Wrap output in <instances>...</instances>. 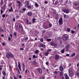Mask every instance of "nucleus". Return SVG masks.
I'll use <instances>...</instances> for the list:
<instances>
[{
	"label": "nucleus",
	"instance_id": "f257e3e1",
	"mask_svg": "<svg viewBox=\"0 0 79 79\" xmlns=\"http://www.w3.org/2000/svg\"><path fill=\"white\" fill-rule=\"evenodd\" d=\"M68 35L67 34H65L63 35L62 39L63 40H68Z\"/></svg>",
	"mask_w": 79,
	"mask_h": 79
},
{
	"label": "nucleus",
	"instance_id": "f03ea898",
	"mask_svg": "<svg viewBox=\"0 0 79 79\" xmlns=\"http://www.w3.org/2000/svg\"><path fill=\"white\" fill-rule=\"evenodd\" d=\"M17 27L19 30V31L21 32L23 31V27L20 23H18L17 25Z\"/></svg>",
	"mask_w": 79,
	"mask_h": 79
},
{
	"label": "nucleus",
	"instance_id": "7ed1b4c3",
	"mask_svg": "<svg viewBox=\"0 0 79 79\" xmlns=\"http://www.w3.org/2000/svg\"><path fill=\"white\" fill-rule=\"evenodd\" d=\"M62 11H63L64 13H69V10L68 9H64L62 10Z\"/></svg>",
	"mask_w": 79,
	"mask_h": 79
},
{
	"label": "nucleus",
	"instance_id": "20e7f679",
	"mask_svg": "<svg viewBox=\"0 0 79 79\" xmlns=\"http://www.w3.org/2000/svg\"><path fill=\"white\" fill-rule=\"evenodd\" d=\"M69 45H67L66 46L65 50L66 52H68L69 51Z\"/></svg>",
	"mask_w": 79,
	"mask_h": 79
},
{
	"label": "nucleus",
	"instance_id": "39448f33",
	"mask_svg": "<svg viewBox=\"0 0 79 79\" xmlns=\"http://www.w3.org/2000/svg\"><path fill=\"white\" fill-rule=\"evenodd\" d=\"M55 59L56 60H59V59H60V56H59L58 54H56L55 56Z\"/></svg>",
	"mask_w": 79,
	"mask_h": 79
},
{
	"label": "nucleus",
	"instance_id": "423d86ee",
	"mask_svg": "<svg viewBox=\"0 0 79 79\" xmlns=\"http://www.w3.org/2000/svg\"><path fill=\"white\" fill-rule=\"evenodd\" d=\"M59 23L60 24H63V19L61 18H60L59 20Z\"/></svg>",
	"mask_w": 79,
	"mask_h": 79
},
{
	"label": "nucleus",
	"instance_id": "0eeeda50",
	"mask_svg": "<svg viewBox=\"0 0 79 79\" xmlns=\"http://www.w3.org/2000/svg\"><path fill=\"white\" fill-rule=\"evenodd\" d=\"M18 67L20 71H21V63L20 62H18Z\"/></svg>",
	"mask_w": 79,
	"mask_h": 79
},
{
	"label": "nucleus",
	"instance_id": "6e6552de",
	"mask_svg": "<svg viewBox=\"0 0 79 79\" xmlns=\"http://www.w3.org/2000/svg\"><path fill=\"white\" fill-rule=\"evenodd\" d=\"M37 70L40 73V74H41L42 73V69H41V68H39L37 69Z\"/></svg>",
	"mask_w": 79,
	"mask_h": 79
},
{
	"label": "nucleus",
	"instance_id": "1a4fd4ad",
	"mask_svg": "<svg viewBox=\"0 0 79 79\" xmlns=\"http://www.w3.org/2000/svg\"><path fill=\"white\" fill-rule=\"evenodd\" d=\"M64 76L65 77V79H69V76H68V75L67 74L65 73L64 74Z\"/></svg>",
	"mask_w": 79,
	"mask_h": 79
},
{
	"label": "nucleus",
	"instance_id": "9d476101",
	"mask_svg": "<svg viewBox=\"0 0 79 79\" xmlns=\"http://www.w3.org/2000/svg\"><path fill=\"white\" fill-rule=\"evenodd\" d=\"M74 75V74H73V72H69V75L70 76H73Z\"/></svg>",
	"mask_w": 79,
	"mask_h": 79
},
{
	"label": "nucleus",
	"instance_id": "9b49d317",
	"mask_svg": "<svg viewBox=\"0 0 79 79\" xmlns=\"http://www.w3.org/2000/svg\"><path fill=\"white\" fill-rule=\"evenodd\" d=\"M27 15L29 16H32V12H28L27 13Z\"/></svg>",
	"mask_w": 79,
	"mask_h": 79
},
{
	"label": "nucleus",
	"instance_id": "f8f14e48",
	"mask_svg": "<svg viewBox=\"0 0 79 79\" xmlns=\"http://www.w3.org/2000/svg\"><path fill=\"white\" fill-rule=\"evenodd\" d=\"M40 46L41 47H43V48H46L45 45L43 44H40Z\"/></svg>",
	"mask_w": 79,
	"mask_h": 79
},
{
	"label": "nucleus",
	"instance_id": "ddd939ff",
	"mask_svg": "<svg viewBox=\"0 0 79 79\" xmlns=\"http://www.w3.org/2000/svg\"><path fill=\"white\" fill-rule=\"evenodd\" d=\"M10 53H7L6 54V57L7 58L9 59L10 56Z\"/></svg>",
	"mask_w": 79,
	"mask_h": 79
},
{
	"label": "nucleus",
	"instance_id": "4468645a",
	"mask_svg": "<svg viewBox=\"0 0 79 79\" xmlns=\"http://www.w3.org/2000/svg\"><path fill=\"white\" fill-rule=\"evenodd\" d=\"M59 69L60 71H63V68L62 66H61L60 67Z\"/></svg>",
	"mask_w": 79,
	"mask_h": 79
},
{
	"label": "nucleus",
	"instance_id": "2eb2a0df",
	"mask_svg": "<svg viewBox=\"0 0 79 79\" xmlns=\"http://www.w3.org/2000/svg\"><path fill=\"white\" fill-rule=\"evenodd\" d=\"M50 45L52 46H55V43L53 42H51Z\"/></svg>",
	"mask_w": 79,
	"mask_h": 79
},
{
	"label": "nucleus",
	"instance_id": "dca6fc26",
	"mask_svg": "<svg viewBox=\"0 0 79 79\" xmlns=\"http://www.w3.org/2000/svg\"><path fill=\"white\" fill-rule=\"evenodd\" d=\"M6 6V4H5L3 6L1 7L2 8V10H5V8Z\"/></svg>",
	"mask_w": 79,
	"mask_h": 79
},
{
	"label": "nucleus",
	"instance_id": "f3484780",
	"mask_svg": "<svg viewBox=\"0 0 79 79\" xmlns=\"http://www.w3.org/2000/svg\"><path fill=\"white\" fill-rule=\"evenodd\" d=\"M2 74L3 75V76H6V73H5V72L3 71L2 72Z\"/></svg>",
	"mask_w": 79,
	"mask_h": 79
},
{
	"label": "nucleus",
	"instance_id": "a211bd4d",
	"mask_svg": "<svg viewBox=\"0 0 79 79\" xmlns=\"http://www.w3.org/2000/svg\"><path fill=\"white\" fill-rule=\"evenodd\" d=\"M9 11L10 12H11V11H13V7H11L10 9H9Z\"/></svg>",
	"mask_w": 79,
	"mask_h": 79
},
{
	"label": "nucleus",
	"instance_id": "6ab92c4d",
	"mask_svg": "<svg viewBox=\"0 0 79 79\" xmlns=\"http://www.w3.org/2000/svg\"><path fill=\"white\" fill-rule=\"evenodd\" d=\"M10 57H11V58H13V57H14V55L12 54L11 53H10Z\"/></svg>",
	"mask_w": 79,
	"mask_h": 79
},
{
	"label": "nucleus",
	"instance_id": "aec40b11",
	"mask_svg": "<svg viewBox=\"0 0 79 79\" xmlns=\"http://www.w3.org/2000/svg\"><path fill=\"white\" fill-rule=\"evenodd\" d=\"M37 64V63H36V62L35 61V60H34L33 61V64L34 65H35V64Z\"/></svg>",
	"mask_w": 79,
	"mask_h": 79
},
{
	"label": "nucleus",
	"instance_id": "412c9836",
	"mask_svg": "<svg viewBox=\"0 0 79 79\" xmlns=\"http://www.w3.org/2000/svg\"><path fill=\"white\" fill-rule=\"evenodd\" d=\"M25 4L26 5H29V2L27 1H25Z\"/></svg>",
	"mask_w": 79,
	"mask_h": 79
},
{
	"label": "nucleus",
	"instance_id": "4be33fe9",
	"mask_svg": "<svg viewBox=\"0 0 79 79\" xmlns=\"http://www.w3.org/2000/svg\"><path fill=\"white\" fill-rule=\"evenodd\" d=\"M48 54H49V52L48 51L45 53V56H48Z\"/></svg>",
	"mask_w": 79,
	"mask_h": 79
},
{
	"label": "nucleus",
	"instance_id": "5701e85b",
	"mask_svg": "<svg viewBox=\"0 0 79 79\" xmlns=\"http://www.w3.org/2000/svg\"><path fill=\"white\" fill-rule=\"evenodd\" d=\"M22 68H23V69H24V68H25V65H24V63H23V64L22 65Z\"/></svg>",
	"mask_w": 79,
	"mask_h": 79
},
{
	"label": "nucleus",
	"instance_id": "b1692460",
	"mask_svg": "<svg viewBox=\"0 0 79 79\" xmlns=\"http://www.w3.org/2000/svg\"><path fill=\"white\" fill-rule=\"evenodd\" d=\"M75 55H76V54L75 53L72 54H71V56L72 57H73V56H75Z\"/></svg>",
	"mask_w": 79,
	"mask_h": 79
},
{
	"label": "nucleus",
	"instance_id": "393cba45",
	"mask_svg": "<svg viewBox=\"0 0 79 79\" xmlns=\"http://www.w3.org/2000/svg\"><path fill=\"white\" fill-rule=\"evenodd\" d=\"M17 2L19 4L18 5L19 6H21V2L19 1H17Z\"/></svg>",
	"mask_w": 79,
	"mask_h": 79
},
{
	"label": "nucleus",
	"instance_id": "a878e982",
	"mask_svg": "<svg viewBox=\"0 0 79 79\" xmlns=\"http://www.w3.org/2000/svg\"><path fill=\"white\" fill-rule=\"evenodd\" d=\"M3 66L0 65V71H2V70L3 68Z\"/></svg>",
	"mask_w": 79,
	"mask_h": 79
},
{
	"label": "nucleus",
	"instance_id": "bb28decb",
	"mask_svg": "<svg viewBox=\"0 0 79 79\" xmlns=\"http://www.w3.org/2000/svg\"><path fill=\"white\" fill-rule=\"evenodd\" d=\"M45 77L44 76H42L40 77V79H45Z\"/></svg>",
	"mask_w": 79,
	"mask_h": 79
},
{
	"label": "nucleus",
	"instance_id": "cd10ccee",
	"mask_svg": "<svg viewBox=\"0 0 79 79\" xmlns=\"http://www.w3.org/2000/svg\"><path fill=\"white\" fill-rule=\"evenodd\" d=\"M27 7L28 8L30 9V8H31V6L30 5H28L27 6Z\"/></svg>",
	"mask_w": 79,
	"mask_h": 79
},
{
	"label": "nucleus",
	"instance_id": "c85d7f7f",
	"mask_svg": "<svg viewBox=\"0 0 79 79\" xmlns=\"http://www.w3.org/2000/svg\"><path fill=\"white\" fill-rule=\"evenodd\" d=\"M35 20V18H33V19H32V22H33V23H34Z\"/></svg>",
	"mask_w": 79,
	"mask_h": 79
},
{
	"label": "nucleus",
	"instance_id": "c756f323",
	"mask_svg": "<svg viewBox=\"0 0 79 79\" xmlns=\"http://www.w3.org/2000/svg\"><path fill=\"white\" fill-rule=\"evenodd\" d=\"M35 6H36L37 7H39V5L37 4V3H35Z\"/></svg>",
	"mask_w": 79,
	"mask_h": 79
},
{
	"label": "nucleus",
	"instance_id": "7c9ffc66",
	"mask_svg": "<svg viewBox=\"0 0 79 79\" xmlns=\"http://www.w3.org/2000/svg\"><path fill=\"white\" fill-rule=\"evenodd\" d=\"M45 48H40V50H41V51H44V50H45Z\"/></svg>",
	"mask_w": 79,
	"mask_h": 79
},
{
	"label": "nucleus",
	"instance_id": "2f4dec72",
	"mask_svg": "<svg viewBox=\"0 0 79 79\" xmlns=\"http://www.w3.org/2000/svg\"><path fill=\"white\" fill-rule=\"evenodd\" d=\"M3 1H1V6L2 7V5H3Z\"/></svg>",
	"mask_w": 79,
	"mask_h": 79
},
{
	"label": "nucleus",
	"instance_id": "473e14b6",
	"mask_svg": "<svg viewBox=\"0 0 79 79\" xmlns=\"http://www.w3.org/2000/svg\"><path fill=\"white\" fill-rule=\"evenodd\" d=\"M17 71L19 73L21 74V73H20V72L19 71V69H18V66L17 65Z\"/></svg>",
	"mask_w": 79,
	"mask_h": 79
},
{
	"label": "nucleus",
	"instance_id": "72a5a7b5",
	"mask_svg": "<svg viewBox=\"0 0 79 79\" xmlns=\"http://www.w3.org/2000/svg\"><path fill=\"white\" fill-rule=\"evenodd\" d=\"M70 72H72L71 68H70L69 69V73Z\"/></svg>",
	"mask_w": 79,
	"mask_h": 79
},
{
	"label": "nucleus",
	"instance_id": "f704fd0d",
	"mask_svg": "<svg viewBox=\"0 0 79 79\" xmlns=\"http://www.w3.org/2000/svg\"><path fill=\"white\" fill-rule=\"evenodd\" d=\"M40 40L41 42H43V40H44V39H43V38H41L40 39Z\"/></svg>",
	"mask_w": 79,
	"mask_h": 79
},
{
	"label": "nucleus",
	"instance_id": "c9c22d12",
	"mask_svg": "<svg viewBox=\"0 0 79 79\" xmlns=\"http://www.w3.org/2000/svg\"><path fill=\"white\" fill-rule=\"evenodd\" d=\"M47 41H48V42H50V41H51V39H47Z\"/></svg>",
	"mask_w": 79,
	"mask_h": 79
},
{
	"label": "nucleus",
	"instance_id": "e433bc0d",
	"mask_svg": "<svg viewBox=\"0 0 79 79\" xmlns=\"http://www.w3.org/2000/svg\"><path fill=\"white\" fill-rule=\"evenodd\" d=\"M63 74V72H60V76H62Z\"/></svg>",
	"mask_w": 79,
	"mask_h": 79
},
{
	"label": "nucleus",
	"instance_id": "4c0bfd02",
	"mask_svg": "<svg viewBox=\"0 0 79 79\" xmlns=\"http://www.w3.org/2000/svg\"><path fill=\"white\" fill-rule=\"evenodd\" d=\"M5 16H6V15H5V14H3L2 15L3 18H5Z\"/></svg>",
	"mask_w": 79,
	"mask_h": 79
},
{
	"label": "nucleus",
	"instance_id": "58836bf2",
	"mask_svg": "<svg viewBox=\"0 0 79 79\" xmlns=\"http://www.w3.org/2000/svg\"><path fill=\"white\" fill-rule=\"evenodd\" d=\"M74 5L75 6H77L78 4H77V3H74Z\"/></svg>",
	"mask_w": 79,
	"mask_h": 79
},
{
	"label": "nucleus",
	"instance_id": "ea45409f",
	"mask_svg": "<svg viewBox=\"0 0 79 79\" xmlns=\"http://www.w3.org/2000/svg\"><path fill=\"white\" fill-rule=\"evenodd\" d=\"M67 31H68V32H70V28H68L67 29Z\"/></svg>",
	"mask_w": 79,
	"mask_h": 79
},
{
	"label": "nucleus",
	"instance_id": "a19ab883",
	"mask_svg": "<svg viewBox=\"0 0 79 79\" xmlns=\"http://www.w3.org/2000/svg\"><path fill=\"white\" fill-rule=\"evenodd\" d=\"M61 52L62 53H63L64 52V49H63L62 51H61Z\"/></svg>",
	"mask_w": 79,
	"mask_h": 79
},
{
	"label": "nucleus",
	"instance_id": "79ce46f5",
	"mask_svg": "<svg viewBox=\"0 0 79 79\" xmlns=\"http://www.w3.org/2000/svg\"><path fill=\"white\" fill-rule=\"evenodd\" d=\"M12 3H10L9 5H8V6H9V7H10V6H11Z\"/></svg>",
	"mask_w": 79,
	"mask_h": 79
},
{
	"label": "nucleus",
	"instance_id": "37998d69",
	"mask_svg": "<svg viewBox=\"0 0 79 79\" xmlns=\"http://www.w3.org/2000/svg\"><path fill=\"white\" fill-rule=\"evenodd\" d=\"M25 40H28V37H27L25 39H24Z\"/></svg>",
	"mask_w": 79,
	"mask_h": 79
},
{
	"label": "nucleus",
	"instance_id": "c03bdc74",
	"mask_svg": "<svg viewBox=\"0 0 79 79\" xmlns=\"http://www.w3.org/2000/svg\"><path fill=\"white\" fill-rule=\"evenodd\" d=\"M8 40L9 41H10L11 40V38H10V37H8Z\"/></svg>",
	"mask_w": 79,
	"mask_h": 79
},
{
	"label": "nucleus",
	"instance_id": "a18cd8bd",
	"mask_svg": "<svg viewBox=\"0 0 79 79\" xmlns=\"http://www.w3.org/2000/svg\"><path fill=\"white\" fill-rule=\"evenodd\" d=\"M58 39H62V38L61 37H57Z\"/></svg>",
	"mask_w": 79,
	"mask_h": 79
},
{
	"label": "nucleus",
	"instance_id": "49530a36",
	"mask_svg": "<svg viewBox=\"0 0 79 79\" xmlns=\"http://www.w3.org/2000/svg\"><path fill=\"white\" fill-rule=\"evenodd\" d=\"M39 52V50H37L36 51H35V53H38Z\"/></svg>",
	"mask_w": 79,
	"mask_h": 79
},
{
	"label": "nucleus",
	"instance_id": "de8ad7c7",
	"mask_svg": "<svg viewBox=\"0 0 79 79\" xmlns=\"http://www.w3.org/2000/svg\"><path fill=\"white\" fill-rule=\"evenodd\" d=\"M77 67H78L79 66L78 68L79 69V63H77Z\"/></svg>",
	"mask_w": 79,
	"mask_h": 79
},
{
	"label": "nucleus",
	"instance_id": "09e8293b",
	"mask_svg": "<svg viewBox=\"0 0 79 79\" xmlns=\"http://www.w3.org/2000/svg\"><path fill=\"white\" fill-rule=\"evenodd\" d=\"M54 73L55 74H58V72H57V71H55L54 72Z\"/></svg>",
	"mask_w": 79,
	"mask_h": 79
},
{
	"label": "nucleus",
	"instance_id": "8fccbe9b",
	"mask_svg": "<svg viewBox=\"0 0 79 79\" xmlns=\"http://www.w3.org/2000/svg\"><path fill=\"white\" fill-rule=\"evenodd\" d=\"M52 24H50L49 25V27H52Z\"/></svg>",
	"mask_w": 79,
	"mask_h": 79
},
{
	"label": "nucleus",
	"instance_id": "3c124183",
	"mask_svg": "<svg viewBox=\"0 0 79 79\" xmlns=\"http://www.w3.org/2000/svg\"><path fill=\"white\" fill-rule=\"evenodd\" d=\"M25 74H27V69H26V70H25Z\"/></svg>",
	"mask_w": 79,
	"mask_h": 79
},
{
	"label": "nucleus",
	"instance_id": "603ef678",
	"mask_svg": "<svg viewBox=\"0 0 79 79\" xmlns=\"http://www.w3.org/2000/svg\"><path fill=\"white\" fill-rule=\"evenodd\" d=\"M22 10H23V11H26V9L24 8H23V9H22Z\"/></svg>",
	"mask_w": 79,
	"mask_h": 79
},
{
	"label": "nucleus",
	"instance_id": "864d4df0",
	"mask_svg": "<svg viewBox=\"0 0 79 79\" xmlns=\"http://www.w3.org/2000/svg\"><path fill=\"white\" fill-rule=\"evenodd\" d=\"M44 3H45V4H47L48 3V2L45 1Z\"/></svg>",
	"mask_w": 79,
	"mask_h": 79
},
{
	"label": "nucleus",
	"instance_id": "5fc2aeb1",
	"mask_svg": "<svg viewBox=\"0 0 79 79\" xmlns=\"http://www.w3.org/2000/svg\"><path fill=\"white\" fill-rule=\"evenodd\" d=\"M1 14L2 15V14L3 13V10H1Z\"/></svg>",
	"mask_w": 79,
	"mask_h": 79
},
{
	"label": "nucleus",
	"instance_id": "6e6d98bb",
	"mask_svg": "<svg viewBox=\"0 0 79 79\" xmlns=\"http://www.w3.org/2000/svg\"><path fill=\"white\" fill-rule=\"evenodd\" d=\"M58 17V14H56L55 15V17L56 18H57V17Z\"/></svg>",
	"mask_w": 79,
	"mask_h": 79
},
{
	"label": "nucleus",
	"instance_id": "4d7b16f0",
	"mask_svg": "<svg viewBox=\"0 0 79 79\" xmlns=\"http://www.w3.org/2000/svg\"><path fill=\"white\" fill-rule=\"evenodd\" d=\"M48 29V27L47 26H45L44 27V29Z\"/></svg>",
	"mask_w": 79,
	"mask_h": 79
},
{
	"label": "nucleus",
	"instance_id": "13d9d810",
	"mask_svg": "<svg viewBox=\"0 0 79 79\" xmlns=\"http://www.w3.org/2000/svg\"><path fill=\"white\" fill-rule=\"evenodd\" d=\"M52 51V50H51V49H48L47 52H51Z\"/></svg>",
	"mask_w": 79,
	"mask_h": 79
},
{
	"label": "nucleus",
	"instance_id": "bf43d9fd",
	"mask_svg": "<svg viewBox=\"0 0 79 79\" xmlns=\"http://www.w3.org/2000/svg\"><path fill=\"white\" fill-rule=\"evenodd\" d=\"M35 57V55H34L33 56V58L34 59Z\"/></svg>",
	"mask_w": 79,
	"mask_h": 79
},
{
	"label": "nucleus",
	"instance_id": "052dcab7",
	"mask_svg": "<svg viewBox=\"0 0 79 79\" xmlns=\"http://www.w3.org/2000/svg\"><path fill=\"white\" fill-rule=\"evenodd\" d=\"M57 4H58V2L56 1L55 2V5H57Z\"/></svg>",
	"mask_w": 79,
	"mask_h": 79
},
{
	"label": "nucleus",
	"instance_id": "680f3d73",
	"mask_svg": "<svg viewBox=\"0 0 79 79\" xmlns=\"http://www.w3.org/2000/svg\"><path fill=\"white\" fill-rule=\"evenodd\" d=\"M77 76H78V77H79V73H77Z\"/></svg>",
	"mask_w": 79,
	"mask_h": 79
},
{
	"label": "nucleus",
	"instance_id": "e2e57ef3",
	"mask_svg": "<svg viewBox=\"0 0 79 79\" xmlns=\"http://www.w3.org/2000/svg\"><path fill=\"white\" fill-rule=\"evenodd\" d=\"M46 64L47 65V66L48 65V62H46Z\"/></svg>",
	"mask_w": 79,
	"mask_h": 79
},
{
	"label": "nucleus",
	"instance_id": "0e129e2a",
	"mask_svg": "<svg viewBox=\"0 0 79 79\" xmlns=\"http://www.w3.org/2000/svg\"><path fill=\"white\" fill-rule=\"evenodd\" d=\"M64 18H65L66 17V15H64Z\"/></svg>",
	"mask_w": 79,
	"mask_h": 79
},
{
	"label": "nucleus",
	"instance_id": "69168bd1",
	"mask_svg": "<svg viewBox=\"0 0 79 79\" xmlns=\"http://www.w3.org/2000/svg\"><path fill=\"white\" fill-rule=\"evenodd\" d=\"M14 35H15V36L16 35V32H14Z\"/></svg>",
	"mask_w": 79,
	"mask_h": 79
},
{
	"label": "nucleus",
	"instance_id": "338daca9",
	"mask_svg": "<svg viewBox=\"0 0 79 79\" xmlns=\"http://www.w3.org/2000/svg\"><path fill=\"white\" fill-rule=\"evenodd\" d=\"M71 66V64H69V67H70Z\"/></svg>",
	"mask_w": 79,
	"mask_h": 79
},
{
	"label": "nucleus",
	"instance_id": "774afa93",
	"mask_svg": "<svg viewBox=\"0 0 79 79\" xmlns=\"http://www.w3.org/2000/svg\"><path fill=\"white\" fill-rule=\"evenodd\" d=\"M71 32H72V33H74V31H71Z\"/></svg>",
	"mask_w": 79,
	"mask_h": 79
}]
</instances>
